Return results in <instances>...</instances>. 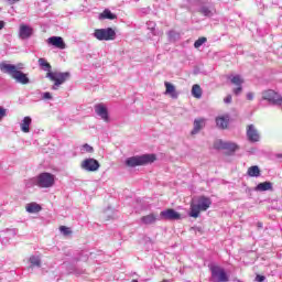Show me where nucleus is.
<instances>
[{"mask_svg":"<svg viewBox=\"0 0 282 282\" xmlns=\"http://www.w3.org/2000/svg\"><path fill=\"white\" fill-rule=\"evenodd\" d=\"M39 65L44 69L46 73V78L52 80L54 83L52 89L56 90L61 85L67 83L69 80V77L72 76L69 72L65 73H57V72H52V65L45 59V58H40L39 59Z\"/></svg>","mask_w":282,"mask_h":282,"instance_id":"nucleus-1","label":"nucleus"},{"mask_svg":"<svg viewBox=\"0 0 282 282\" xmlns=\"http://www.w3.org/2000/svg\"><path fill=\"white\" fill-rule=\"evenodd\" d=\"M0 69L3 72V74H8L15 80V83H20V85H29L30 83V77H28V74L19 70L23 69L21 65H13V64H6V63H0Z\"/></svg>","mask_w":282,"mask_h":282,"instance_id":"nucleus-2","label":"nucleus"},{"mask_svg":"<svg viewBox=\"0 0 282 282\" xmlns=\"http://www.w3.org/2000/svg\"><path fill=\"white\" fill-rule=\"evenodd\" d=\"M210 206H213V200H210L209 197L199 196L197 199L191 202L188 215L189 217L197 219L200 213H206Z\"/></svg>","mask_w":282,"mask_h":282,"instance_id":"nucleus-3","label":"nucleus"},{"mask_svg":"<svg viewBox=\"0 0 282 282\" xmlns=\"http://www.w3.org/2000/svg\"><path fill=\"white\" fill-rule=\"evenodd\" d=\"M158 160L155 154H143L140 156H132L127 159L126 164L130 167L147 166V164H153Z\"/></svg>","mask_w":282,"mask_h":282,"instance_id":"nucleus-4","label":"nucleus"},{"mask_svg":"<svg viewBox=\"0 0 282 282\" xmlns=\"http://www.w3.org/2000/svg\"><path fill=\"white\" fill-rule=\"evenodd\" d=\"M94 36L95 39H97V41H115L116 31L112 28L96 29L94 32Z\"/></svg>","mask_w":282,"mask_h":282,"instance_id":"nucleus-5","label":"nucleus"},{"mask_svg":"<svg viewBox=\"0 0 282 282\" xmlns=\"http://www.w3.org/2000/svg\"><path fill=\"white\" fill-rule=\"evenodd\" d=\"M36 184L40 188H52L54 186V175L51 173H41L37 176Z\"/></svg>","mask_w":282,"mask_h":282,"instance_id":"nucleus-6","label":"nucleus"},{"mask_svg":"<svg viewBox=\"0 0 282 282\" xmlns=\"http://www.w3.org/2000/svg\"><path fill=\"white\" fill-rule=\"evenodd\" d=\"M262 99L268 100V102H271L272 105H282V97L276 91L269 89L264 90L262 93Z\"/></svg>","mask_w":282,"mask_h":282,"instance_id":"nucleus-7","label":"nucleus"},{"mask_svg":"<svg viewBox=\"0 0 282 282\" xmlns=\"http://www.w3.org/2000/svg\"><path fill=\"white\" fill-rule=\"evenodd\" d=\"M80 166L84 171L94 173L100 169V163L96 159H85Z\"/></svg>","mask_w":282,"mask_h":282,"instance_id":"nucleus-8","label":"nucleus"},{"mask_svg":"<svg viewBox=\"0 0 282 282\" xmlns=\"http://www.w3.org/2000/svg\"><path fill=\"white\" fill-rule=\"evenodd\" d=\"M230 78L231 85H235L236 87L232 89V94L235 96H239L243 91V83L245 80L241 78V75H235Z\"/></svg>","mask_w":282,"mask_h":282,"instance_id":"nucleus-9","label":"nucleus"},{"mask_svg":"<svg viewBox=\"0 0 282 282\" xmlns=\"http://www.w3.org/2000/svg\"><path fill=\"white\" fill-rule=\"evenodd\" d=\"M160 217L167 221L182 219V215L180 213L175 212V209H173V208H169V209L161 212Z\"/></svg>","mask_w":282,"mask_h":282,"instance_id":"nucleus-10","label":"nucleus"},{"mask_svg":"<svg viewBox=\"0 0 282 282\" xmlns=\"http://www.w3.org/2000/svg\"><path fill=\"white\" fill-rule=\"evenodd\" d=\"M247 138L249 142H259L261 135L259 134V130H257L254 124L247 126Z\"/></svg>","mask_w":282,"mask_h":282,"instance_id":"nucleus-11","label":"nucleus"},{"mask_svg":"<svg viewBox=\"0 0 282 282\" xmlns=\"http://www.w3.org/2000/svg\"><path fill=\"white\" fill-rule=\"evenodd\" d=\"M212 276L217 279L220 282H227L228 281V274H226V270H224L220 267H214L212 269Z\"/></svg>","mask_w":282,"mask_h":282,"instance_id":"nucleus-12","label":"nucleus"},{"mask_svg":"<svg viewBox=\"0 0 282 282\" xmlns=\"http://www.w3.org/2000/svg\"><path fill=\"white\" fill-rule=\"evenodd\" d=\"M47 43L57 50H65L67 47V44H65V41L61 36H51L47 39Z\"/></svg>","mask_w":282,"mask_h":282,"instance_id":"nucleus-13","label":"nucleus"},{"mask_svg":"<svg viewBox=\"0 0 282 282\" xmlns=\"http://www.w3.org/2000/svg\"><path fill=\"white\" fill-rule=\"evenodd\" d=\"M95 112L97 113V116H100L101 120H105V122L109 120V112L107 111V107L105 105H96Z\"/></svg>","mask_w":282,"mask_h":282,"instance_id":"nucleus-14","label":"nucleus"},{"mask_svg":"<svg viewBox=\"0 0 282 282\" xmlns=\"http://www.w3.org/2000/svg\"><path fill=\"white\" fill-rule=\"evenodd\" d=\"M34 30L30 26H28L26 24H21L20 25V31H19V36L20 39H30V36H32Z\"/></svg>","mask_w":282,"mask_h":282,"instance_id":"nucleus-15","label":"nucleus"},{"mask_svg":"<svg viewBox=\"0 0 282 282\" xmlns=\"http://www.w3.org/2000/svg\"><path fill=\"white\" fill-rule=\"evenodd\" d=\"M206 127V119L198 118L194 120V128L192 130V135H196V133L200 132L202 129Z\"/></svg>","mask_w":282,"mask_h":282,"instance_id":"nucleus-16","label":"nucleus"},{"mask_svg":"<svg viewBox=\"0 0 282 282\" xmlns=\"http://www.w3.org/2000/svg\"><path fill=\"white\" fill-rule=\"evenodd\" d=\"M230 122V116L225 115L216 118V126L218 129H228V123Z\"/></svg>","mask_w":282,"mask_h":282,"instance_id":"nucleus-17","label":"nucleus"},{"mask_svg":"<svg viewBox=\"0 0 282 282\" xmlns=\"http://www.w3.org/2000/svg\"><path fill=\"white\" fill-rule=\"evenodd\" d=\"M254 191L259 192V193H263L265 191H273L272 187V182H263V183H259L256 187Z\"/></svg>","mask_w":282,"mask_h":282,"instance_id":"nucleus-18","label":"nucleus"},{"mask_svg":"<svg viewBox=\"0 0 282 282\" xmlns=\"http://www.w3.org/2000/svg\"><path fill=\"white\" fill-rule=\"evenodd\" d=\"M165 85V94L171 96V98H177V90H175V86L169 82L164 83Z\"/></svg>","mask_w":282,"mask_h":282,"instance_id":"nucleus-19","label":"nucleus"},{"mask_svg":"<svg viewBox=\"0 0 282 282\" xmlns=\"http://www.w3.org/2000/svg\"><path fill=\"white\" fill-rule=\"evenodd\" d=\"M141 221L145 226H151V224H155L158 221V216L155 214H150L141 217Z\"/></svg>","mask_w":282,"mask_h":282,"instance_id":"nucleus-20","label":"nucleus"},{"mask_svg":"<svg viewBox=\"0 0 282 282\" xmlns=\"http://www.w3.org/2000/svg\"><path fill=\"white\" fill-rule=\"evenodd\" d=\"M25 210H26V213H31V214L41 213V210H43V207H41V205H39L36 203H29L25 206Z\"/></svg>","mask_w":282,"mask_h":282,"instance_id":"nucleus-21","label":"nucleus"},{"mask_svg":"<svg viewBox=\"0 0 282 282\" xmlns=\"http://www.w3.org/2000/svg\"><path fill=\"white\" fill-rule=\"evenodd\" d=\"M247 175L249 177H261V169L258 165H252L248 169Z\"/></svg>","mask_w":282,"mask_h":282,"instance_id":"nucleus-22","label":"nucleus"},{"mask_svg":"<svg viewBox=\"0 0 282 282\" xmlns=\"http://www.w3.org/2000/svg\"><path fill=\"white\" fill-rule=\"evenodd\" d=\"M99 19L101 21H105V19L113 21L115 19H118V15L113 14L109 9H106L102 11V13L99 14Z\"/></svg>","mask_w":282,"mask_h":282,"instance_id":"nucleus-23","label":"nucleus"},{"mask_svg":"<svg viewBox=\"0 0 282 282\" xmlns=\"http://www.w3.org/2000/svg\"><path fill=\"white\" fill-rule=\"evenodd\" d=\"M30 124H32V118L24 117L21 123V131L23 133H30Z\"/></svg>","mask_w":282,"mask_h":282,"instance_id":"nucleus-24","label":"nucleus"},{"mask_svg":"<svg viewBox=\"0 0 282 282\" xmlns=\"http://www.w3.org/2000/svg\"><path fill=\"white\" fill-rule=\"evenodd\" d=\"M192 96L194 98H196L197 100H199V98H202V86H199V84H195L192 87Z\"/></svg>","mask_w":282,"mask_h":282,"instance_id":"nucleus-25","label":"nucleus"},{"mask_svg":"<svg viewBox=\"0 0 282 282\" xmlns=\"http://www.w3.org/2000/svg\"><path fill=\"white\" fill-rule=\"evenodd\" d=\"M29 261L32 268H41V258L31 256Z\"/></svg>","mask_w":282,"mask_h":282,"instance_id":"nucleus-26","label":"nucleus"},{"mask_svg":"<svg viewBox=\"0 0 282 282\" xmlns=\"http://www.w3.org/2000/svg\"><path fill=\"white\" fill-rule=\"evenodd\" d=\"M237 149H239V147L236 143H230V142H225V150L226 151H237Z\"/></svg>","mask_w":282,"mask_h":282,"instance_id":"nucleus-27","label":"nucleus"},{"mask_svg":"<svg viewBox=\"0 0 282 282\" xmlns=\"http://www.w3.org/2000/svg\"><path fill=\"white\" fill-rule=\"evenodd\" d=\"M59 231L64 235V237H69V235H72V229L67 226H59Z\"/></svg>","mask_w":282,"mask_h":282,"instance_id":"nucleus-28","label":"nucleus"},{"mask_svg":"<svg viewBox=\"0 0 282 282\" xmlns=\"http://www.w3.org/2000/svg\"><path fill=\"white\" fill-rule=\"evenodd\" d=\"M206 41H208V39H206L204 36L199 37L198 40L195 41L194 47H196V50H198V47L200 45H203L204 43H206Z\"/></svg>","mask_w":282,"mask_h":282,"instance_id":"nucleus-29","label":"nucleus"},{"mask_svg":"<svg viewBox=\"0 0 282 282\" xmlns=\"http://www.w3.org/2000/svg\"><path fill=\"white\" fill-rule=\"evenodd\" d=\"M225 147H226V142H224L221 140H217L214 143V148H216V149H225Z\"/></svg>","mask_w":282,"mask_h":282,"instance_id":"nucleus-30","label":"nucleus"},{"mask_svg":"<svg viewBox=\"0 0 282 282\" xmlns=\"http://www.w3.org/2000/svg\"><path fill=\"white\" fill-rule=\"evenodd\" d=\"M8 116L6 108L0 107V121Z\"/></svg>","mask_w":282,"mask_h":282,"instance_id":"nucleus-31","label":"nucleus"},{"mask_svg":"<svg viewBox=\"0 0 282 282\" xmlns=\"http://www.w3.org/2000/svg\"><path fill=\"white\" fill-rule=\"evenodd\" d=\"M83 148L85 149V151H86L87 153H94V148H93L91 145L85 143V144L83 145Z\"/></svg>","mask_w":282,"mask_h":282,"instance_id":"nucleus-32","label":"nucleus"},{"mask_svg":"<svg viewBox=\"0 0 282 282\" xmlns=\"http://www.w3.org/2000/svg\"><path fill=\"white\" fill-rule=\"evenodd\" d=\"M200 12H202V14H204L205 17H208V14H210V10H209L208 8H206V7H203V8L200 9Z\"/></svg>","mask_w":282,"mask_h":282,"instance_id":"nucleus-33","label":"nucleus"},{"mask_svg":"<svg viewBox=\"0 0 282 282\" xmlns=\"http://www.w3.org/2000/svg\"><path fill=\"white\" fill-rule=\"evenodd\" d=\"M224 102H226L227 105H230V102H232V96L228 95L225 99Z\"/></svg>","mask_w":282,"mask_h":282,"instance_id":"nucleus-34","label":"nucleus"},{"mask_svg":"<svg viewBox=\"0 0 282 282\" xmlns=\"http://www.w3.org/2000/svg\"><path fill=\"white\" fill-rule=\"evenodd\" d=\"M43 98H44V100H52V94L51 93H44Z\"/></svg>","mask_w":282,"mask_h":282,"instance_id":"nucleus-35","label":"nucleus"},{"mask_svg":"<svg viewBox=\"0 0 282 282\" xmlns=\"http://www.w3.org/2000/svg\"><path fill=\"white\" fill-rule=\"evenodd\" d=\"M256 281H258V282H263V281H265V276H263V275H257V276H256Z\"/></svg>","mask_w":282,"mask_h":282,"instance_id":"nucleus-36","label":"nucleus"},{"mask_svg":"<svg viewBox=\"0 0 282 282\" xmlns=\"http://www.w3.org/2000/svg\"><path fill=\"white\" fill-rule=\"evenodd\" d=\"M247 99L253 100V99H254V94L248 93V94H247Z\"/></svg>","mask_w":282,"mask_h":282,"instance_id":"nucleus-37","label":"nucleus"},{"mask_svg":"<svg viewBox=\"0 0 282 282\" xmlns=\"http://www.w3.org/2000/svg\"><path fill=\"white\" fill-rule=\"evenodd\" d=\"M10 6H14V3H19L21 0H7Z\"/></svg>","mask_w":282,"mask_h":282,"instance_id":"nucleus-38","label":"nucleus"},{"mask_svg":"<svg viewBox=\"0 0 282 282\" xmlns=\"http://www.w3.org/2000/svg\"><path fill=\"white\" fill-rule=\"evenodd\" d=\"M3 28H6V22L0 21V30H3Z\"/></svg>","mask_w":282,"mask_h":282,"instance_id":"nucleus-39","label":"nucleus"},{"mask_svg":"<svg viewBox=\"0 0 282 282\" xmlns=\"http://www.w3.org/2000/svg\"><path fill=\"white\" fill-rule=\"evenodd\" d=\"M258 228H263V223H258Z\"/></svg>","mask_w":282,"mask_h":282,"instance_id":"nucleus-40","label":"nucleus"},{"mask_svg":"<svg viewBox=\"0 0 282 282\" xmlns=\"http://www.w3.org/2000/svg\"><path fill=\"white\" fill-rule=\"evenodd\" d=\"M278 158H282V154H278Z\"/></svg>","mask_w":282,"mask_h":282,"instance_id":"nucleus-41","label":"nucleus"},{"mask_svg":"<svg viewBox=\"0 0 282 282\" xmlns=\"http://www.w3.org/2000/svg\"><path fill=\"white\" fill-rule=\"evenodd\" d=\"M132 282H138V280H133Z\"/></svg>","mask_w":282,"mask_h":282,"instance_id":"nucleus-42","label":"nucleus"}]
</instances>
